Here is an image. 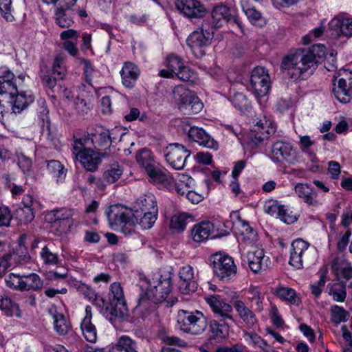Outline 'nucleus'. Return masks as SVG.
Returning <instances> with one entry per match:
<instances>
[{
    "label": "nucleus",
    "mask_w": 352,
    "mask_h": 352,
    "mask_svg": "<svg viewBox=\"0 0 352 352\" xmlns=\"http://www.w3.org/2000/svg\"><path fill=\"white\" fill-rule=\"evenodd\" d=\"M214 33L208 23H201L199 28L193 31L187 38V45L197 58L205 54L204 48L211 44Z\"/></svg>",
    "instance_id": "6"
},
{
    "label": "nucleus",
    "mask_w": 352,
    "mask_h": 352,
    "mask_svg": "<svg viewBox=\"0 0 352 352\" xmlns=\"http://www.w3.org/2000/svg\"><path fill=\"white\" fill-rule=\"evenodd\" d=\"M158 338L163 343L168 346H176L181 348H186L188 346V343L184 340L175 336H168L164 331H160Z\"/></svg>",
    "instance_id": "52"
},
{
    "label": "nucleus",
    "mask_w": 352,
    "mask_h": 352,
    "mask_svg": "<svg viewBox=\"0 0 352 352\" xmlns=\"http://www.w3.org/2000/svg\"><path fill=\"white\" fill-rule=\"evenodd\" d=\"M253 122L254 125L248 134V144L251 148L258 147L265 138L274 135L276 132L275 126L265 119L257 118Z\"/></svg>",
    "instance_id": "9"
},
{
    "label": "nucleus",
    "mask_w": 352,
    "mask_h": 352,
    "mask_svg": "<svg viewBox=\"0 0 352 352\" xmlns=\"http://www.w3.org/2000/svg\"><path fill=\"white\" fill-rule=\"evenodd\" d=\"M109 352H137L135 342L129 336H121L117 344L113 346Z\"/></svg>",
    "instance_id": "40"
},
{
    "label": "nucleus",
    "mask_w": 352,
    "mask_h": 352,
    "mask_svg": "<svg viewBox=\"0 0 352 352\" xmlns=\"http://www.w3.org/2000/svg\"><path fill=\"white\" fill-rule=\"evenodd\" d=\"M70 285L73 288L76 289L80 294H82L84 298L88 300H91L93 296H95V290L89 285L82 283L81 281L72 280L70 283Z\"/></svg>",
    "instance_id": "51"
},
{
    "label": "nucleus",
    "mask_w": 352,
    "mask_h": 352,
    "mask_svg": "<svg viewBox=\"0 0 352 352\" xmlns=\"http://www.w3.org/2000/svg\"><path fill=\"white\" fill-rule=\"evenodd\" d=\"M40 78L43 85L45 88H48L55 92L56 86L60 85L61 82L64 78H58V76L52 74V72L47 69L45 65H42L40 67Z\"/></svg>",
    "instance_id": "35"
},
{
    "label": "nucleus",
    "mask_w": 352,
    "mask_h": 352,
    "mask_svg": "<svg viewBox=\"0 0 352 352\" xmlns=\"http://www.w3.org/2000/svg\"><path fill=\"white\" fill-rule=\"evenodd\" d=\"M176 323L181 331L191 336L201 335L208 327L206 316L198 310L179 309L177 314Z\"/></svg>",
    "instance_id": "3"
},
{
    "label": "nucleus",
    "mask_w": 352,
    "mask_h": 352,
    "mask_svg": "<svg viewBox=\"0 0 352 352\" xmlns=\"http://www.w3.org/2000/svg\"><path fill=\"white\" fill-rule=\"evenodd\" d=\"M103 314L112 324L121 322L127 314L126 304L110 302Z\"/></svg>",
    "instance_id": "25"
},
{
    "label": "nucleus",
    "mask_w": 352,
    "mask_h": 352,
    "mask_svg": "<svg viewBox=\"0 0 352 352\" xmlns=\"http://www.w3.org/2000/svg\"><path fill=\"white\" fill-rule=\"evenodd\" d=\"M163 154L170 166L175 170H182L190 155V151L181 144L173 143L163 148Z\"/></svg>",
    "instance_id": "12"
},
{
    "label": "nucleus",
    "mask_w": 352,
    "mask_h": 352,
    "mask_svg": "<svg viewBox=\"0 0 352 352\" xmlns=\"http://www.w3.org/2000/svg\"><path fill=\"white\" fill-rule=\"evenodd\" d=\"M16 215L19 221L24 224L31 222L34 218L32 208L29 206L28 208L23 207L18 208Z\"/></svg>",
    "instance_id": "60"
},
{
    "label": "nucleus",
    "mask_w": 352,
    "mask_h": 352,
    "mask_svg": "<svg viewBox=\"0 0 352 352\" xmlns=\"http://www.w3.org/2000/svg\"><path fill=\"white\" fill-rule=\"evenodd\" d=\"M329 294L335 301L343 302L346 296V285L343 282L328 285Z\"/></svg>",
    "instance_id": "44"
},
{
    "label": "nucleus",
    "mask_w": 352,
    "mask_h": 352,
    "mask_svg": "<svg viewBox=\"0 0 352 352\" xmlns=\"http://www.w3.org/2000/svg\"><path fill=\"white\" fill-rule=\"evenodd\" d=\"M203 107V103L199 100L198 97L195 96L192 98V100H190V102L184 108L183 111H185V113L188 115L197 114L202 110Z\"/></svg>",
    "instance_id": "62"
},
{
    "label": "nucleus",
    "mask_w": 352,
    "mask_h": 352,
    "mask_svg": "<svg viewBox=\"0 0 352 352\" xmlns=\"http://www.w3.org/2000/svg\"><path fill=\"white\" fill-rule=\"evenodd\" d=\"M249 267L254 273H258L267 267L268 258H265L264 250L256 248L247 254Z\"/></svg>",
    "instance_id": "23"
},
{
    "label": "nucleus",
    "mask_w": 352,
    "mask_h": 352,
    "mask_svg": "<svg viewBox=\"0 0 352 352\" xmlns=\"http://www.w3.org/2000/svg\"><path fill=\"white\" fill-rule=\"evenodd\" d=\"M122 173V169L118 164H113L104 171L102 179L106 184H111L120 178Z\"/></svg>",
    "instance_id": "41"
},
{
    "label": "nucleus",
    "mask_w": 352,
    "mask_h": 352,
    "mask_svg": "<svg viewBox=\"0 0 352 352\" xmlns=\"http://www.w3.org/2000/svg\"><path fill=\"white\" fill-rule=\"evenodd\" d=\"M331 268L336 274L340 272L342 278L346 280L352 279V266L350 263L344 262L339 258H335L331 262ZM350 284L352 285V282Z\"/></svg>",
    "instance_id": "36"
},
{
    "label": "nucleus",
    "mask_w": 352,
    "mask_h": 352,
    "mask_svg": "<svg viewBox=\"0 0 352 352\" xmlns=\"http://www.w3.org/2000/svg\"><path fill=\"white\" fill-rule=\"evenodd\" d=\"M332 93L340 102L347 103L352 99V72L344 69L333 80Z\"/></svg>",
    "instance_id": "10"
},
{
    "label": "nucleus",
    "mask_w": 352,
    "mask_h": 352,
    "mask_svg": "<svg viewBox=\"0 0 352 352\" xmlns=\"http://www.w3.org/2000/svg\"><path fill=\"white\" fill-rule=\"evenodd\" d=\"M88 142L89 140L86 137L73 138L72 151L75 158L80 162L85 170L94 172L98 169L104 153L95 152L87 146Z\"/></svg>",
    "instance_id": "5"
},
{
    "label": "nucleus",
    "mask_w": 352,
    "mask_h": 352,
    "mask_svg": "<svg viewBox=\"0 0 352 352\" xmlns=\"http://www.w3.org/2000/svg\"><path fill=\"white\" fill-rule=\"evenodd\" d=\"M56 210L60 225L59 232L65 234L70 230L73 225V217L76 215V211L72 208H60Z\"/></svg>",
    "instance_id": "30"
},
{
    "label": "nucleus",
    "mask_w": 352,
    "mask_h": 352,
    "mask_svg": "<svg viewBox=\"0 0 352 352\" xmlns=\"http://www.w3.org/2000/svg\"><path fill=\"white\" fill-rule=\"evenodd\" d=\"M270 157L274 163L278 164H294L298 161L296 149L290 142L283 140L273 142Z\"/></svg>",
    "instance_id": "8"
},
{
    "label": "nucleus",
    "mask_w": 352,
    "mask_h": 352,
    "mask_svg": "<svg viewBox=\"0 0 352 352\" xmlns=\"http://www.w3.org/2000/svg\"><path fill=\"white\" fill-rule=\"evenodd\" d=\"M241 240L247 245H253L258 238L256 231L248 222L243 221Z\"/></svg>",
    "instance_id": "48"
},
{
    "label": "nucleus",
    "mask_w": 352,
    "mask_h": 352,
    "mask_svg": "<svg viewBox=\"0 0 352 352\" xmlns=\"http://www.w3.org/2000/svg\"><path fill=\"white\" fill-rule=\"evenodd\" d=\"M85 137L89 140L87 142V146L93 145L96 148L108 147L112 142L110 131L103 128L91 134V137L88 133H76L73 135V138H83Z\"/></svg>",
    "instance_id": "19"
},
{
    "label": "nucleus",
    "mask_w": 352,
    "mask_h": 352,
    "mask_svg": "<svg viewBox=\"0 0 352 352\" xmlns=\"http://www.w3.org/2000/svg\"><path fill=\"white\" fill-rule=\"evenodd\" d=\"M75 12L54 10V19L57 25L61 28H69L74 21L73 16Z\"/></svg>",
    "instance_id": "39"
},
{
    "label": "nucleus",
    "mask_w": 352,
    "mask_h": 352,
    "mask_svg": "<svg viewBox=\"0 0 352 352\" xmlns=\"http://www.w3.org/2000/svg\"><path fill=\"white\" fill-rule=\"evenodd\" d=\"M82 333L87 342L94 343L97 340V331L95 325L88 318H84L80 324Z\"/></svg>",
    "instance_id": "43"
},
{
    "label": "nucleus",
    "mask_w": 352,
    "mask_h": 352,
    "mask_svg": "<svg viewBox=\"0 0 352 352\" xmlns=\"http://www.w3.org/2000/svg\"><path fill=\"white\" fill-rule=\"evenodd\" d=\"M233 307L241 323L248 328H254L258 323L255 312L245 302L236 300L233 302Z\"/></svg>",
    "instance_id": "20"
},
{
    "label": "nucleus",
    "mask_w": 352,
    "mask_h": 352,
    "mask_svg": "<svg viewBox=\"0 0 352 352\" xmlns=\"http://www.w3.org/2000/svg\"><path fill=\"white\" fill-rule=\"evenodd\" d=\"M320 279L316 283H311L309 287L311 294L316 297L318 298L324 287L326 280H327L328 268L327 265H324L320 268Z\"/></svg>",
    "instance_id": "46"
},
{
    "label": "nucleus",
    "mask_w": 352,
    "mask_h": 352,
    "mask_svg": "<svg viewBox=\"0 0 352 352\" xmlns=\"http://www.w3.org/2000/svg\"><path fill=\"white\" fill-rule=\"evenodd\" d=\"M271 85L268 71L263 67H254L250 76V85L254 94L258 97L266 96Z\"/></svg>",
    "instance_id": "13"
},
{
    "label": "nucleus",
    "mask_w": 352,
    "mask_h": 352,
    "mask_svg": "<svg viewBox=\"0 0 352 352\" xmlns=\"http://www.w3.org/2000/svg\"><path fill=\"white\" fill-rule=\"evenodd\" d=\"M142 216L140 218L138 223L143 229H150L157 219L158 212H140Z\"/></svg>",
    "instance_id": "58"
},
{
    "label": "nucleus",
    "mask_w": 352,
    "mask_h": 352,
    "mask_svg": "<svg viewBox=\"0 0 352 352\" xmlns=\"http://www.w3.org/2000/svg\"><path fill=\"white\" fill-rule=\"evenodd\" d=\"M188 137L203 147L214 151L219 148V143L201 127L190 126L188 131Z\"/></svg>",
    "instance_id": "18"
},
{
    "label": "nucleus",
    "mask_w": 352,
    "mask_h": 352,
    "mask_svg": "<svg viewBox=\"0 0 352 352\" xmlns=\"http://www.w3.org/2000/svg\"><path fill=\"white\" fill-rule=\"evenodd\" d=\"M109 300L110 302H117L118 303H126L124 296L123 289L120 283L114 282L110 285L109 288Z\"/></svg>",
    "instance_id": "55"
},
{
    "label": "nucleus",
    "mask_w": 352,
    "mask_h": 352,
    "mask_svg": "<svg viewBox=\"0 0 352 352\" xmlns=\"http://www.w3.org/2000/svg\"><path fill=\"white\" fill-rule=\"evenodd\" d=\"M12 10L11 0H0V12L6 21H11L14 19Z\"/></svg>",
    "instance_id": "64"
},
{
    "label": "nucleus",
    "mask_w": 352,
    "mask_h": 352,
    "mask_svg": "<svg viewBox=\"0 0 352 352\" xmlns=\"http://www.w3.org/2000/svg\"><path fill=\"white\" fill-rule=\"evenodd\" d=\"M179 290L183 294H190L197 289V283L195 280L194 270L190 265L183 266L179 272Z\"/></svg>",
    "instance_id": "21"
},
{
    "label": "nucleus",
    "mask_w": 352,
    "mask_h": 352,
    "mask_svg": "<svg viewBox=\"0 0 352 352\" xmlns=\"http://www.w3.org/2000/svg\"><path fill=\"white\" fill-rule=\"evenodd\" d=\"M265 212L272 216L279 217L281 212H284V206L280 205L277 201H268L265 205Z\"/></svg>",
    "instance_id": "63"
},
{
    "label": "nucleus",
    "mask_w": 352,
    "mask_h": 352,
    "mask_svg": "<svg viewBox=\"0 0 352 352\" xmlns=\"http://www.w3.org/2000/svg\"><path fill=\"white\" fill-rule=\"evenodd\" d=\"M172 277L173 268L167 266L160 269L152 279H142L140 286L141 293L138 298V305L144 306L148 302H162L171 291Z\"/></svg>",
    "instance_id": "2"
},
{
    "label": "nucleus",
    "mask_w": 352,
    "mask_h": 352,
    "mask_svg": "<svg viewBox=\"0 0 352 352\" xmlns=\"http://www.w3.org/2000/svg\"><path fill=\"white\" fill-rule=\"evenodd\" d=\"M244 338L246 341L254 346L259 347L263 352H270L272 349L266 341L256 333L245 331Z\"/></svg>",
    "instance_id": "49"
},
{
    "label": "nucleus",
    "mask_w": 352,
    "mask_h": 352,
    "mask_svg": "<svg viewBox=\"0 0 352 352\" xmlns=\"http://www.w3.org/2000/svg\"><path fill=\"white\" fill-rule=\"evenodd\" d=\"M231 102L240 111L243 112L250 107V102L242 93H235L231 96Z\"/></svg>",
    "instance_id": "57"
},
{
    "label": "nucleus",
    "mask_w": 352,
    "mask_h": 352,
    "mask_svg": "<svg viewBox=\"0 0 352 352\" xmlns=\"http://www.w3.org/2000/svg\"><path fill=\"white\" fill-rule=\"evenodd\" d=\"M5 282L10 289L21 291L22 276L10 273L5 277Z\"/></svg>",
    "instance_id": "61"
},
{
    "label": "nucleus",
    "mask_w": 352,
    "mask_h": 352,
    "mask_svg": "<svg viewBox=\"0 0 352 352\" xmlns=\"http://www.w3.org/2000/svg\"><path fill=\"white\" fill-rule=\"evenodd\" d=\"M175 6L177 10L190 20L203 17L206 9L197 0H177Z\"/></svg>",
    "instance_id": "15"
},
{
    "label": "nucleus",
    "mask_w": 352,
    "mask_h": 352,
    "mask_svg": "<svg viewBox=\"0 0 352 352\" xmlns=\"http://www.w3.org/2000/svg\"><path fill=\"white\" fill-rule=\"evenodd\" d=\"M52 74L58 76V78H65L67 73L65 57L61 54L55 56L52 68L49 69Z\"/></svg>",
    "instance_id": "50"
},
{
    "label": "nucleus",
    "mask_w": 352,
    "mask_h": 352,
    "mask_svg": "<svg viewBox=\"0 0 352 352\" xmlns=\"http://www.w3.org/2000/svg\"><path fill=\"white\" fill-rule=\"evenodd\" d=\"M325 55V47L318 44L309 50L297 49L283 57L280 69L285 76L294 81L306 80L316 69Z\"/></svg>",
    "instance_id": "1"
},
{
    "label": "nucleus",
    "mask_w": 352,
    "mask_h": 352,
    "mask_svg": "<svg viewBox=\"0 0 352 352\" xmlns=\"http://www.w3.org/2000/svg\"><path fill=\"white\" fill-rule=\"evenodd\" d=\"M0 309L8 317L20 318L22 316L19 304L4 294H0Z\"/></svg>",
    "instance_id": "32"
},
{
    "label": "nucleus",
    "mask_w": 352,
    "mask_h": 352,
    "mask_svg": "<svg viewBox=\"0 0 352 352\" xmlns=\"http://www.w3.org/2000/svg\"><path fill=\"white\" fill-rule=\"evenodd\" d=\"M40 254L43 263L46 265H58L60 263L58 255L53 252L52 245H45Z\"/></svg>",
    "instance_id": "47"
},
{
    "label": "nucleus",
    "mask_w": 352,
    "mask_h": 352,
    "mask_svg": "<svg viewBox=\"0 0 352 352\" xmlns=\"http://www.w3.org/2000/svg\"><path fill=\"white\" fill-rule=\"evenodd\" d=\"M123 85L128 88L134 87L140 75V69L133 63H125L120 71Z\"/></svg>",
    "instance_id": "28"
},
{
    "label": "nucleus",
    "mask_w": 352,
    "mask_h": 352,
    "mask_svg": "<svg viewBox=\"0 0 352 352\" xmlns=\"http://www.w3.org/2000/svg\"><path fill=\"white\" fill-rule=\"evenodd\" d=\"M14 74L6 67H0V96L4 99H12L17 94V87L14 82Z\"/></svg>",
    "instance_id": "17"
},
{
    "label": "nucleus",
    "mask_w": 352,
    "mask_h": 352,
    "mask_svg": "<svg viewBox=\"0 0 352 352\" xmlns=\"http://www.w3.org/2000/svg\"><path fill=\"white\" fill-rule=\"evenodd\" d=\"M138 217L132 210L121 205L111 206L107 212L111 227L115 230H120L125 235L134 232V226L138 223Z\"/></svg>",
    "instance_id": "4"
},
{
    "label": "nucleus",
    "mask_w": 352,
    "mask_h": 352,
    "mask_svg": "<svg viewBox=\"0 0 352 352\" xmlns=\"http://www.w3.org/2000/svg\"><path fill=\"white\" fill-rule=\"evenodd\" d=\"M248 294L250 296L248 297V300L254 302L256 305V311L258 312H261L263 309V299L264 297L262 296L260 289L256 287L251 286L248 290Z\"/></svg>",
    "instance_id": "54"
},
{
    "label": "nucleus",
    "mask_w": 352,
    "mask_h": 352,
    "mask_svg": "<svg viewBox=\"0 0 352 352\" xmlns=\"http://www.w3.org/2000/svg\"><path fill=\"white\" fill-rule=\"evenodd\" d=\"M190 218L191 216L186 212L173 215L170 219V228L177 232H182L186 228L188 219Z\"/></svg>",
    "instance_id": "45"
},
{
    "label": "nucleus",
    "mask_w": 352,
    "mask_h": 352,
    "mask_svg": "<svg viewBox=\"0 0 352 352\" xmlns=\"http://www.w3.org/2000/svg\"><path fill=\"white\" fill-rule=\"evenodd\" d=\"M195 96L189 90L182 87H177L173 90V97L175 101L179 104V108L183 110L186 106L190 102Z\"/></svg>",
    "instance_id": "42"
},
{
    "label": "nucleus",
    "mask_w": 352,
    "mask_h": 352,
    "mask_svg": "<svg viewBox=\"0 0 352 352\" xmlns=\"http://www.w3.org/2000/svg\"><path fill=\"white\" fill-rule=\"evenodd\" d=\"M329 25L331 28H334L336 32H339L346 36H352V18H334L331 21Z\"/></svg>",
    "instance_id": "38"
},
{
    "label": "nucleus",
    "mask_w": 352,
    "mask_h": 352,
    "mask_svg": "<svg viewBox=\"0 0 352 352\" xmlns=\"http://www.w3.org/2000/svg\"><path fill=\"white\" fill-rule=\"evenodd\" d=\"M226 320L214 318L210 321V339L221 342L228 337L230 326L226 322Z\"/></svg>",
    "instance_id": "24"
},
{
    "label": "nucleus",
    "mask_w": 352,
    "mask_h": 352,
    "mask_svg": "<svg viewBox=\"0 0 352 352\" xmlns=\"http://www.w3.org/2000/svg\"><path fill=\"white\" fill-rule=\"evenodd\" d=\"M8 100V102L12 106V109L13 112L14 113H19L34 102V98L32 94L28 95L24 92H17V94L14 95L12 99Z\"/></svg>",
    "instance_id": "33"
},
{
    "label": "nucleus",
    "mask_w": 352,
    "mask_h": 352,
    "mask_svg": "<svg viewBox=\"0 0 352 352\" xmlns=\"http://www.w3.org/2000/svg\"><path fill=\"white\" fill-rule=\"evenodd\" d=\"M47 169L49 173L52 174L58 179H63L65 176L64 166L58 160H50L47 162Z\"/></svg>",
    "instance_id": "56"
},
{
    "label": "nucleus",
    "mask_w": 352,
    "mask_h": 352,
    "mask_svg": "<svg viewBox=\"0 0 352 352\" xmlns=\"http://www.w3.org/2000/svg\"><path fill=\"white\" fill-rule=\"evenodd\" d=\"M145 171L148 177L149 182L153 184H164L170 183L172 179L170 173L165 168L155 163L151 166H148Z\"/></svg>",
    "instance_id": "27"
},
{
    "label": "nucleus",
    "mask_w": 352,
    "mask_h": 352,
    "mask_svg": "<svg viewBox=\"0 0 352 352\" xmlns=\"http://www.w3.org/2000/svg\"><path fill=\"white\" fill-rule=\"evenodd\" d=\"M210 260L214 275L220 280H229L236 275V266L233 258L228 254L216 253Z\"/></svg>",
    "instance_id": "7"
},
{
    "label": "nucleus",
    "mask_w": 352,
    "mask_h": 352,
    "mask_svg": "<svg viewBox=\"0 0 352 352\" xmlns=\"http://www.w3.org/2000/svg\"><path fill=\"white\" fill-rule=\"evenodd\" d=\"M43 285L40 276L35 273L22 276L21 291H38L43 287Z\"/></svg>",
    "instance_id": "37"
},
{
    "label": "nucleus",
    "mask_w": 352,
    "mask_h": 352,
    "mask_svg": "<svg viewBox=\"0 0 352 352\" xmlns=\"http://www.w3.org/2000/svg\"><path fill=\"white\" fill-rule=\"evenodd\" d=\"M273 294L289 305H298L300 302V299L295 290L290 287H278L273 289Z\"/></svg>",
    "instance_id": "34"
},
{
    "label": "nucleus",
    "mask_w": 352,
    "mask_h": 352,
    "mask_svg": "<svg viewBox=\"0 0 352 352\" xmlns=\"http://www.w3.org/2000/svg\"><path fill=\"white\" fill-rule=\"evenodd\" d=\"M202 23H208L214 33L216 30L226 24H237V18L231 13L230 9L225 5L220 4L215 6L210 14V16L206 17Z\"/></svg>",
    "instance_id": "11"
},
{
    "label": "nucleus",
    "mask_w": 352,
    "mask_h": 352,
    "mask_svg": "<svg viewBox=\"0 0 352 352\" xmlns=\"http://www.w3.org/2000/svg\"><path fill=\"white\" fill-rule=\"evenodd\" d=\"M53 319L54 329L59 336H65L72 329L69 320L63 314L57 311L56 307L50 309Z\"/></svg>",
    "instance_id": "22"
},
{
    "label": "nucleus",
    "mask_w": 352,
    "mask_h": 352,
    "mask_svg": "<svg viewBox=\"0 0 352 352\" xmlns=\"http://www.w3.org/2000/svg\"><path fill=\"white\" fill-rule=\"evenodd\" d=\"M294 190L298 197L309 206H317L319 202L317 200V194L314 189L307 184H297Z\"/></svg>",
    "instance_id": "31"
},
{
    "label": "nucleus",
    "mask_w": 352,
    "mask_h": 352,
    "mask_svg": "<svg viewBox=\"0 0 352 352\" xmlns=\"http://www.w3.org/2000/svg\"><path fill=\"white\" fill-rule=\"evenodd\" d=\"M135 214L138 215L139 212H158L157 200L154 195L151 192L145 193L137 199L133 206Z\"/></svg>",
    "instance_id": "26"
},
{
    "label": "nucleus",
    "mask_w": 352,
    "mask_h": 352,
    "mask_svg": "<svg viewBox=\"0 0 352 352\" xmlns=\"http://www.w3.org/2000/svg\"><path fill=\"white\" fill-rule=\"evenodd\" d=\"M205 300L213 313L214 318L234 320L232 316L233 305L226 302L220 295H208Z\"/></svg>",
    "instance_id": "14"
},
{
    "label": "nucleus",
    "mask_w": 352,
    "mask_h": 352,
    "mask_svg": "<svg viewBox=\"0 0 352 352\" xmlns=\"http://www.w3.org/2000/svg\"><path fill=\"white\" fill-rule=\"evenodd\" d=\"M214 230V225L210 221H202L195 225L191 230L195 242L201 243L208 239Z\"/></svg>",
    "instance_id": "29"
},
{
    "label": "nucleus",
    "mask_w": 352,
    "mask_h": 352,
    "mask_svg": "<svg viewBox=\"0 0 352 352\" xmlns=\"http://www.w3.org/2000/svg\"><path fill=\"white\" fill-rule=\"evenodd\" d=\"M309 247V244L301 239L294 241L291 245L289 265L297 270L302 269L307 258Z\"/></svg>",
    "instance_id": "16"
},
{
    "label": "nucleus",
    "mask_w": 352,
    "mask_h": 352,
    "mask_svg": "<svg viewBox=\"0 0 352 352\" xmlns=\"http://www.w3.org/2000/svg\"><path fill=\"white\" fill-rule=\"evenodd\" d=\"M138 163L144 168L147 170L148 166H151L155 164L152 153L147 148H143L140 150L135 157Z\"/></svg>",
    "instance_id": "53"
},
{
    "label": "nucleus",
    "mask_w": 352,
    "mask_h": 352,
    "mask_svg": "<svg viewBox=\"0 0 352 352\" xmlns=\"http://www.w3.org/2000/svg\"><path fill=\"white\" fill-rule=\"evenodd\" d=\"M331 321L335 324H339L348 320L349 313L342 307L338 305L331 307Z\"/></svg>",
    "instance_id": "59"
}]
</instances>
